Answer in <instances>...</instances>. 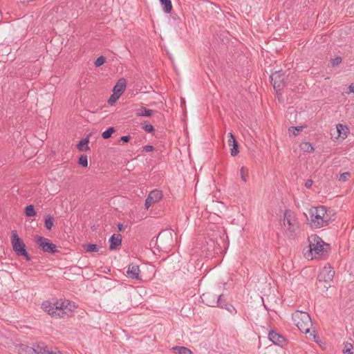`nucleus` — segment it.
I'll use <instances>...</instances> for the list:
<instances>
[{
    "label": "nucleus",
    "mask_w": 354,
    "mask_h": 354,
    "mask_svg": "<svg viewBox=\"0 0 354 354\" xmlns=\"http://www.w3.org/2000/svg\"><path fill=\"white\" fill-rule=\"evenodd\" d=\"M102 136L104 139L111 138V127H108L102 133Z\"/></svg>",
    "instance_id": "obj_35"
},
{
    "label": "nucleus",
    "mask_w": 354,
    "mask_h": 354,
    "mask_svg": "<svg viewBox=\"0 0 354 354\" xmlns=\"http://www.w3.org/2000/svg\"><path fill=\"white\" fill-rule=\"evenodd\" d=\"M142 129L148 133H153L155 130L154 127L148 122H145L142 124Z\"/></svg>",
    "instance_id": "obj_31"
},
{
    "label": "nucleus",
    "mask_w": 354,
    "mask_h": 354,
    "mask_svg": "<svg viewBox=\"0 0 354 354\" xmlns=\"http://www.w3.org/2000/svg\"><path fill=\"white\" fill-rule=\"evenodd\" d=\"M348 176H350V172H344L340 174L338 179L339 181L344 182L348 180Z\"/></svg>",
    "instance_id": "obj_36"
},
{
    "label": "nucleus",
    "mask_w": 354,
    "mask_h": 354,
    "mask_svg": "<svg viewBox=\"0 0 354 354\" xmlns=\"http://www.w3.org/2000/svg\"><path fill=\"white\" fill-rule=\"evenodd\" d=\"M294 324L303 333H308L312 326V320L309 314L304 311L297 310L292 315Z\"/></svg>",
    "instance_id": "obj_2"
},
{
    "label": "nucleus",
    "mask_w": 354,
    "mask_h": 354,
    "mask_svg": "<svg viewBox=\"0 0 354 354\" xmlns=\"http://www.w3.org/2000/svg\"><path fill=\"white\" fill-rule=\"evenodd\" d=\"M78 164L83 167H86L88 166V157L86 154L80 155L78 160Z\"/></svg>",
    "instance_id": "obj_28"
},
{
    "label": "nucleus",
    "mask_w": 354,
    "mask_h": 354,
    "mask_svg": "<svg viewBox=\"0 0 354 354\" xmlns=\"http://www.w3.org/2000/svg\"><path fill=\"white\" fill-rule=\"evenodd\" d=\"M24 212L26 216L32 217L37 214L33 205H28L25 207Z\"/></svg>",
    "instance_id": "obj_23"
},
{
    "label": "nucleus",
    "mask_w": 354,
    "mask_h": 354,
    "mask_svg": "<svg viewBox=\"0 0 354 354\" xmlns=\"http://www.w3.org/2000/svg\"><path fill=\"white\" fill-rule=\"evenodd\" d=\"M240 176L243 182H247L248 177V169L245 167H242L240 169Z\"/></svg>",
    "instance_id": "obj_29"
},
{
    "label": "nucleus",
    "mask_w": 354,
    "mask_h": 354,
    "mask_svg": "<svg viewBox=\"0 0 354 354\" xmlns=\"http://www.w3.org/2000/svg\"><path fill=\"white\" fill-rule=\"evenodd\" d=\"M342 61V59L341 57L337 56L333 59H331L330 60V64L332 66H338Z\"/></svg>",
    "instance_id": "obj_32"
},
{
    "label": "nucleus",
    "mask_w": 354,
    "mask_h": 354,
    "mask_svg": "<svg viewBox=\"0 0 354 354\" xmlns=\"http://www.w3.org/2000/svg\"><path fill=\"white\" fill-rule=\"evenodd\" d=\"M143 151L146 152H151L153 151V147L152 145H145L142 147Z\"/></svg>",
    "instance_id": "obj_39"
},
{
    "label": "nucleus",
    "mask_w": 354,
    "mask_h": 354,
    "mask_svg": "<svg viewBox=\"0 0 354 354\" xmlns=\"http://www.w3.org/2000/svg\"><path fill=\"white\" fill-rule=\"evenodd\" d=\"M160 4L163 7V11L169 14L172 10V3L171 0H159Z\"/></svg>",
    "instance_id": "obj_20"
},
{
    "label": "nucleus",
    "mask_w": 354,
    "mask_h": 354,
    "mask_svg": "<svg viewBox=\"0 0 354 354\" xmlns=\"http://www.w3.org/2000/svg\"><path fill=\"white\" fill-rule=\"evenodd\" d=\"M152 204H153V203L151 201L148 200V198L147 197V198L145 200V206L146 209H149Z\"/></svg>",
    "instance_id": "obj_41"
},
{
    "label": "nucleus",
    "mask_w": 354,
    "mask_h": 354,
    "mask_svg": "<svg viewBox=\"0 0 354 354\" xmlns=\"http://www.w3.org/2000/svg\"><path fill=\"white\" fill-rule=\"evenodd\" d=\"M223 294H220L218 295L217 298H220L219 303H218V305H215V307H218L221 308V306H225V303H227L225 299H223Z\"/></svg>",
    "instance_id": "obj_37"
},
{
    "label": "nucleus",
    "mask_w": 354,
    "mask_h": 354,
    "mask_svg": "<svg viewBox=\"0 0 354 354\" xmlns=\"http://www.w3.org/2000/svg\"><path fill=\"white\" fill-rule=\"evenodd\" d=\"M178 354H193L192 351L185 346H176L173 348Z\"/></svg>",
    "instance_id": "obj_24"
},
{
    "label": "nucleus",
    "mask_w": 354,
    "mask_h": 354,
    "mask_svg": "<svg viewBox=\"0 0 354 354\" xmlns=\"http://www.w3.org/2000/svg\"><path fill=\"white\" fill-rule=\"evenodd\" d=\"M54 354H62L59 351H58L57 352H54Z\"/></svg>",
    "instance_id": "obj_48"
},
{
    "label": "nucleus",
    "mask_w": 354,
    "mask_h": 354,
    "mask_svg": "<svg viewBox=\"0 0 354 354\" xmlns=\"http://www.w3.org/2000/svg\"><path fill=\"white\" fill-rule=\"evenodd\" d=\"M107 102L108 104H111V102H112V100H111V97H109L108 99H107Z\"/></svg>",
    "instance_id": "obj_45"
},
{
    "label": "nucleus",
    "mask_w": 354,
    "mask_h": 354,
    "mask_svg": "<svg viewBox=\"0 0 354 354\" xmlns=\"http://www.w3.org/2000/svg\"><path fill=\"white\" fill-rule=\"evenodd\" d=\"M229 140H228V144L230 146H232V147L230 149V154L232 156H236L239 152V145L237 141L236 140L235 138L234 137L233 134L232 133H229Z\"/></svg>",
    "instance_id": "obj_15"
},
{
    "label": "nucleus",
    "mask_w": 354,
    "mask_h": 354,
    "mask_svg": "<svg viewBox=\"0 0 354 354\" xmlns=\"http://www.w3.org/2000/svg\"><path fill=\"white\" fill-rule=\"evenodd\" d=\"M140 272L139 266L132 263L128 266L127 271V277L132 279L141 280Z\"/></svg>",
    "instance_id": "obj_13"
},
{
    "label": "nucleus",
    "mask_w": 354,
    "mask_h": 354,
    "mask_svg": "<svg viewBox=\"0 0 354 354\" xmlns=\"http://www.w3.org/2000/svg\"><path fill=\"white\" fill-rule=\"evenodd\" d=\"M130 136H124L120 138V140L124 142H127L130 140Z\"/></svg>",
    "instance_id": "obj_42"
},
{
    "label": "nucleus",
    "mask_w": 354,
    "mask_h": 354,
    "mask_svg": "<svg viewBox=\"0 0 354 354\" xmlns=\"http://www.w3.org/2000/svg\"><path fill=\"white\" fill-rule=\"evenodd\" d=\"M304 129V126L290 127L288 132L294 136H297Z\"/></svg>",
    "instance_id": "obj_27"
},
{
    "label": "nucleus",
    "mask_w": 354,
    "mask_h": 354,
    "mask_svg": "<svg viewBox=\"0 0 354 354\" xmlns=\"http://www.w3.org/2000/svg\"><path fill=\"white\" fill-rule=\"evenodd\" d=\"M284 77L285 73L282 71H276L271 75V82L277 91L283 88L285 86Z\"/></svg>",
    "instance_id": "obj_11"
},
{
    "label": "nucleus",
    "mask_w": 354,
    "mask_h": 354,
    "mask_svg": "<svg viewBox=\"0 0 354 354\" xmlns=\"http://www.w3.org/2000/svg\"><path fill=\"white\" fill-rule=\"evenodd\" d=\"M111 131H112V133H113L115 132V129L113 127H112Z\"/></svg>",
    "instance_id": "obj_49"
},
{
    "label": "nucleus",
    "mask_w": 354,
    "mask_h": 354,
    "mask_svg": "<svg viewBox=\"0 0 354 354\" xmlns=\"http://www.w3.org/2000/svg\"><path fill=\"white\" fill-rule=\"evenodd\" d=\"M162 192L160 190L154 189L149 194L147 198L153 203H156L162 199Z\"/></svg>",
    "instance_id": "obj_16"
},
{
    "label": "nucleus",
    "mask_w": 354,
    "mask_h": 354,
    "mask_svg": "<svg viewBox=\"0 0 354 354\" xmlns=\"http://www.w3.org/2000/svg\"><path fill=\"white\" fill-rule=\"evenodd\" d=\"M308 221L312 228H321L328 225L330 220V215L327 213L324 206L311 207L309 211Z\"/></svg>",
    "instance_id": "obj_1"
},
{
    "label": "nucleus",
    "mask_w": 354,
    "mask_h": 354,
    "mask_svg": "<svg viewBox=\"0 0 354 354\" xmlns=\"http://www.w3.org/2000/svg\"><path fill=\"white\" fill-rule=\"evenodd\" d=\"M19 351L20 354H54V351L42 342L34 344L32 346L21 344Z\"/></svg>",
    "instance_id": "obj_4"
},
{
    "label": "nucleus",
    "mask_w": 354,
    "mask_h": 354,
    "mask_svg": "<svg viewBox=\"0 0 354 354\" xmlns=\"http://www.w3.org/2000/svg\"><path fill=\"white\" fill-rule=\"evenodd\" d=\"M62 302L64 303V312H66V310H68L69 311H72L73 310V308L75 307L74 304L72 303V302L67 301V304H65V301H62Z\"/></svg>",
    "instance_id": "obj_34"
},
{
    "label": "nucleus",
    "mask_w": 354,
    "mask_h": 354,
    "mask_svg": "<svg viewBox=\"0 0 354 354\" xmlns=\"http://www.w3.org/2000/svg\"><path fill=\"white\" fill-rule=\"evenodd\" d=\"M268 338L272 343L280 346H282L286 342L285 338L281 335L274 330L269 332Z\"/></svg>",
    "instance_id": "obj_14"
},
{
    "label": "nucleus",
    "mask_w": 354,
    "mask_h": 354,
    "mask_svg": "<svg viewBox=\"0 0 354 354\" xmlns=\"http://www.w3.org/2000/svg\"><path fill=\"white\" fill-rule=\"evenodd\" d=\"M217 297V295L211 292L204 293L201 296L203 302L211 307H215V305H218V303H219L220 298Z\"/></svg>",
    "instance_id": "obj_12"
},
{
    "label": "nucleus",
    "mask_w": 354,
    "mask_h": 354,
    "mask_svg": "<svg viewBox=\"0 0 354 354\" xmlns=\"http://www.w3.org/2000/svg\"><path fill=\"white\" fill-rule=\"evenodd\" d=\"M353 349V345L350 343L346 342L344 346V353H350V351Z\"/></svg>",
    "instance_id": "obj_38"
},
{
    "label": "nucleus",
    "mask_w": 354,
    "mask_h": 354,
    "mask_svg": "<svg viewBox=\"0 0 354 354\" xmlns=\"http://www.w3.org/2000/svg\"><path fill=\"white\" fill-rule=\"evenodd\" d=\"M127 88V80L125 78H120L118 80L114 87L112 88V105H113L117 100L123 94Z\"/></svg>",
    "instance_id": "obj_10"
},
{
    "label": "nucleus",
    "mask_w": 354,
    "mask_h": 354,
    "mask_svg": "<svg viewBox=\"0 0 354 354\" xmlns=\"http://www.w3.org/2000/svg\"><path fill=\"white\" fill-rule=\"evenodd\" d=\"M313 180L311 179H308L306 183H305V187L307 188V189H309L312 187V185H313Z\"/></svg>",
    "instance_id": "obj_40"
},
{
    "label": "nucleus",
    "mask_w": 354,
    "mask_h": 354,
    "mask_svg": "<svg viewBox=\"0 0 354 354\" xmlns=\"http://www.w3.org/2000/svg\"><path fill=\"white\" fill-rule=\"evenodd\" d=\"M54 224V218L50 214H47L44 219V226L48 230H51Z\"/></svg>",
    "instance_id": "obj_21"
},
{
    "label": "nucleus",
    "mask_w": 354,
    "mask_h": 354,
    "mask_svg": "<svg viewBox=\"0 0 354 354\" xmlns=\"http://www.w3.org/2000/svg\"><path fill=\"white\" fill-rule=\"evenodd\" d=\"M348 90L350 93H354V84H352L348 86Z\"/></svg>",
    "instance_id": "obj_43"
},
{
    "label": "nucleus",
    "mask_w": 354,
    "mask_h": 354,
    "mask_svg": "<svg viewBox=\"0 0 354 354\" xmlns=\"http://www.w3.org/2000/svg\"><path fill=\"white\" fill-rule=\"evenodd\" d=\"M123 225L122 223L118 224V230L119 232L122 231L123 230Z\"/></svg>",
    "instance_id": "obj_44"
},
{
    "label": "nucleus",
    "mask_w": 354,
    "mask_h": 354,
    "mask_svg": "<svg viewBox=\"0 0 354 354\" xmlns=\"http://www.w3.org/2000/svg\"><path fill=\"white\" fill-rule=\"evenodd\" d=\"M346 354H353V352L352 351H350V353H346Z\"/></svg>",
    "instance_id": "obj_50"
},
{
    "label": "nucleus",
    "mask_w": 354,
    "mask_h": 354,
    "mask_svg": "<svg viewBox=\"0 0 354 354\" xmlns=\"http://www.w3.org/2000/svg\"><path fill=\"white\" fill-rule=\"evenodd\" d=\"M90 136L91 134L87 135L86 138L82 139L77 145V148L80 151H86L90 149L88 146Z\"/></svg>",
    "instance_id": "obj_17"
},
{
    "label": "nucleus",
    "mask_w": 354,
    "mask_h": 354,
    "mask_svg": "<svg viewBox=\"0 0 354 354\" xmlns=\"http://www.w3.org/2000/svg\"><path fill=\"white\" fill-rule=\"evenodd\" d=\"M35 242L38 248L45 253L55 254L59 252L57 245L52 243L48 238L37 236L35 237Z\"/></svg>",
    "instance_id": "obj_6"
},
{
    "label": "nucleus",
    "mask_w": 354,
    "mask_h": 354,
    "mask_svg": "<svg viewBox=\"0 0 354 354\" xmlns=\"http://www.w3.org/2000/svg\"><path fill=\"white\" fill-rule=\"evenodd\" d=\"M283 225L287 233L291 236L298 228V221L295 214L290 210H286L283 214Z\"/></svg>",
    "instance_id": "obj_7"
},
{
    "label": "nucleus",
    "mask_w": 354,
    "mask_h": 354,
    "mask_svg": "<svg viewBox=\"0 0 354 354\" xmlns=\"http://www.w3.org/2000/svg\"><path fill=\"white\" fill-rule=\"evenodd\" d=\"M11 244L12 250L17 257H23L27 261H30L32 257L26 250L24 241L18 236L16 230L11 232Z\"/></svg>",
    "instance_id": "obj_3"
},
{
    "label": "nucleus",
    "mask_w": 354,
    "mask_h": 354,
    "mask_svg": "<svg viewBox=\"0 0 354 354\" xmlns=\"http://www.w3.org/2000/svg\"><path fill=\"white\" fill-rule=\"evenodd\" d=\"M84 250L87 252H93L98 251V245L97 244L88 243L84 245Z\"/></svg>",
    "instance_id": "obj_25"
},
{
    "label": "nucleus",
    "mask_w": 354,
    "mask_h": 354,
    "mask_svg": "<svg viewBox=\"0 0 354 354\" xmlns=\"http://www.w3.org/2000/svg\"><path fill=\"white\" fill-rule=\"evenodd\" d=\"M301 149L304 151L308 152V153L314 151V148H313V145L310 142H307L301 143Z\"/></svg>",
    "instance_id": "obj_26"
},
{
    "label": "nucleus",
    "mask_w": 354,
    "mask_h": 354,
    "mask_svg": "<svg viewBox=\"0 0 354 354\" xmlns=\"http://www.w3.org/2000/svg\"><path fill=\"white\" fill-rule=\"evenodd\" d=\"M108 243L111 245V237L109 238ZM109 248H111V245L109 246Z\"/></svg>",
    "instance_id": "obj_47"
},
{
    "label": "nucleus",
    "mask_w": 354,
    "mask_h": 354,
    "mask_svg": "<svg viewBox=\"0 0 354 354\" xmlns=\"http://www.w3.org/2000/svg\"><path fill=\"white\" fill-rule=\"evenodd\" d=\"M334 274L335 271L330 267H324L318 274L319 283H325L324 288L328 289L330 287V282L333 280Z\"/></svg>",
    "instance_id": "obj_9"
},
{
    "label": "nucleus",
    "mask_w": 354,
    "mask_h": 354,
    "mask_svg": "<svg viewBox=\"0 0 354 354\" xmlns=\"http://www.w3.org/2000/svg\"><path fill=\"white\" fill-rule=\"evenodd\" d=\"M336 129L338 133V136L339 138L344 139L347 137V135L349 132V129L347 126L342 124H338L336 127Z\"/></svg>",
    "instance_id": "obj_18"
},
{
    "label": "nucleus",
    "mask_w": 354,
    "mask_h": 354,
    "mask_svg": "<svg viewBox=\"0 0 354 354\" xmlns=\"http://www.w3.org/2000/svg\"><path fill=\"white\" fill-rule=\"evenodd\" d=\"M105 57H103V56H100L99 57L97 58V59L95 61V66L96 67H99L100 66H102V64H104L105 62Z\"/></svg>",
    "instance_id": "obj_33"
},
{
    "label": "nucleus",
    "mask_w": 354,
    "mask_h": 354,
    "mask_svg": "<svg viewBox=\"0 0 354 354\" xmlns=\"http://www.w3.org/2000/svg\"><path fill=\"white\" fill-rule=\"evenodd\" d=\"M309 252L313 256L320 254L324 251V241L317 234H312L308 237Z\"/></svg>",
    "instance_id": "obj_8"
},
{
    "label": "nucleus",
    "mask_w": 354,
    "mask_h": 354,
    "mask_svg": "<svg viewBox=\"0 0 354 354\" xmlns=\"http://www.w3.org/2000/svg\"><path fill=\"white\" fill-rule=\"evenodd\" d=\"M221 308L225 309L232 315H235L236 313V308L230 304L225 303V306H221Z\"/></svg>",
    "instance_id": "obj_30"
},
{
    "label": "nucleus",
    "mask_w": 354,
    "mask_h": 354,
    "mask_svg": "<svg viewBox=\"0 0 354 354\" xmlns=\"http://www.w3.org/2000/svg\"><path fill=\"white\" fill-rule=\"evenodd\" d=\"M107 102L108 104H111V102H112V100H111V97H109L108 99H107Z\"/></svg>",
    "instance_id": "obj_46"
},
{
    "label": "nucleus",
    "mask_w": 354,
    "mask_h": 354,
    "mask_svg": "<svg viewBox=\"0 0 354 354\" xmlns=\"http://www.w3.org/2000/svg\"><path fill=\"white\" fill-rule=\"evenodd\" d=\"M41 308L51 317L55 318L64 317L66 313L64 312V303L58 301L53 303L45 301L41 304Z\"/></svg>",
    "instance_id": "obj_5"
},
{
    "label": "nucleus",
    "mask_w": 354,
    "mask_h": 354,
    "mask_svg": "<svg viewBox=\"0 0 354 354\" xmlns=\"http://www.w3.org/2000/svg\"><path fill=\"white\" fill-rule=\"evenodd\" d=\"M153 111L142 106L138 111L137 115L139 116L149 117L152 115Z\"/></svg>",
    "instance_id": "obj_22"
},
{
    "label": "nucleus",
    "mask_w": 354,
    "mask_h": 354,
    "mask_svg": "<svg viewBox=\"0 0 354 354\" xmlns=\"http://www.w3.org/2000/svg\"><path fill=\"white\" fill-rule=\"evenodd\" d=\"M122 235L120 234H112V250L115 249L122 243Z\"/></svg>",
    "instance_id": "obj_19"
}]
</instances>
